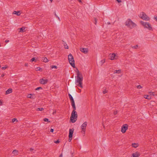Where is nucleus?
Instances as JSON below:
<instances>
[{
    "label": "nucleus",
    "instance_id": "obj_35",
    "mask_svg": "<svg viewBox=\"0 0 157 157\" xmlns=\"http://www.w3.org/2000/svg\"><path fill=\"white\" fill-rule=\"evenodd\" d=\"M142 86L140 85H139L137 86V88L138 89H140L142 88Z\"/></svg>",
    "mask_w": 157,
    "mask_h": 157
},
{
    "label": "nucleus",
    "instance_id": "obj_10",
    "mask_svg": "<svg viewBox=\"0 0 157 157\" xmlns=\"http://www.w3.org/2000/svg\"><path fill=\"white\" fill-rule=\"evenodd\" d=\"M48 79H44L43 78L40 79L39 81L40 83L42 84H45L48 82Z\"/></svg>",
    "mask_w": 157,
    "mask_h": 157
},
{
    "label": "nucleus",
    "instance_id": "obj_39",
    "mask_svg": "<svg viewBox=\"0 0 157 157\" xmlns=\"http://www.w3.org/2000/svg\"><path fill=\"white\" fill-rule=\"evenodd\" d=\"M7 68V67H3L2 68V70H5Z\"/></svg>",
    "mask_w": 157,
    "mask_h": 157
},
{
    "label": "nucleus",
    "instance_id": "obj_28",
    "mask_svg": "<svg viewBox=\"0 0 157 157\" xmlns=\"http://www.w3.org/2000/svg\"><path fill=\"white\" fill-rule=\"evenodd\" d=\"M149 94L150 95H153L154 96L155 95V93L154 92H151V91L149 92Z\"/></svg>",
    "mask_w": 157,
    "mask_h": 157
},
{
    "label": "nucleus",
    "instance_id": "obj_42",
    "mask_svg": "<svg viewBox=\"0 0 157 157\" xmlns=\"http://www.w3.org/2000/svg\"><path fill=\"white\" fill-rule=\"evenodd\" d=\"M30 151L31 152L33 151L34 150V149L33 148H30Z\"/></svg>",
    "mask_w": 157,
    "mask_h": 157
},
{
    "label": "nucleus",
    "instance_id": "obj_14",
    "mask_svg": "<svg viewBox=\"0 0 157 157\" xmlns=\"http://www.w3.org/2000/svg\"><path fill=\"white\" fill-rule=\"evenodd\" d=\"M68 96H69V98L71 101V103L75 102L74 99L73 97H72V96L70 94H68Z\"/></svg>",
    "mask_w": 157,
    "mask_h": 157
},
{
    "label": "nucleus",
    "instance_id": "obj_23",
    "mask_svg": "<svg viewBox=\"0 0 157 157\" xmlns=\"http://www.w3.org/2000/svg\"><path fill=\"white\" fill-rule=\"evenodd\" d=\"M25 28L24 27H22V28H20V31H19V32H24V30H25Z\"/></svg>",
    "mask_w": 157,
    "mask_h": 157
},
{
    "label": "nucleus",
    "instance_id": "obj_15",
    "mask_svg": "<svg viewBox=\"0 0 157 157\" xmlns=\"http://www.w3.org/2000/svg\"><path fill=\"white\" fill-rule=\"evenodd\" d=\"M71 103V105L72 106V107L73 109V110L75 111L76 110V107L75 105V102H72Z\"/></svg>",
    "mask_w": 157,
    "mask_h": 157
},
{
    "label": "nucleus",
    "instance_id": "obj_26",
    "mask_svg": "<svg viewBox=\"0 0 157 157\" xmlns=\"http://www.w3.org/2000/svg\"><path fill=\"white\" fill-rule=\"evenodd\" d=\"M44 109L43 108H37L36 110L37 111H42L44 110Z\"/></svg>",
    "mask_w": 157,
    "mask_h": 157
},
{
    "label": "nucleus",
    "instance_id": "obj_54",
    "mask_svg": "<svg viewBox=\"0 0 157 157\" xmlns=\"http://www.w3.org/2000/svg\"><path fill=\"white\" fill-rule=\"evenodd\" d=\"M58 19L59 20V21H60V18H59L58 17H57Z\"/></svg>",
    "mask_w": 157,
    "mask_h": 157
},
{
    "label": "nucleus",
    "instance_id": "obj_40",
    "mask_svg": "<svg viewBox=\"0 0 157 157\" xmlns=\"http://www.w3.org/2000/svg\"><path fill=\"white\" fill-rule=\"evenodd\" d=\"M117 111H114L113 112V113H114V115H115L117 114Z\"/></svg>",
    "mask_w": 157,
    "mask_h": 157
},
{
    "label": "nucleus",
    "instance_id": "obj_53",
    "mask_svg": "<svg viewBox=\"0 0 157 157\" xmlns=\"http://www.w3.org/2000/svg\"><path fill=\"white\" fill-rule=\"evenodd\" d=\"M38 68V70L39 71H40V69H41V68H40V67H38V68Z\"/></svg>",
    "mask_w": 157,
    "mask_h": 157
},
{
    "label": "nucleus",
    "instance_id": "obj_20",
    "mask_svg": "<svg viewBox=\"0 0 157 157\" xmlns=\"http://www.w3.org/2000/svg\"><path fill=\"white\" fill-rule=\"evenodd\" d=\"M110 56H111V60H113L114 59L115 56H116V55L114 53H113L111 55L110 54Z\"/></svg>",
    "mask_w": 157,
    "mask_h": 157
},
{
    "label": "nucleus",
    "instance_id": "obj_22",
    "mask_svg": "<svg viewBox=\"0 0 157 157\" xmlns=\"http://www.w3.org/2000/svg\"><path fill=\"white\" fill-rule=\"evenodd\" d=\"M132 147L134 148H136L138 146V144L137 143H133L132 144Z\"/></svg>",
    "mask_w": 157,
    "mask_h": 157
},
{
    "label": "nucleus",
    "instance_id": "obj_5",
    "mask_svg": "<svg viewBox=\"0 0 157 157\" xmlns=\"http://www.w3.org/2000/svg\"><path fill=\"white\" fill-rule=\"evenodd\" d=\"M125 25L128 27H130L132 25L133 27H134L136 26V24L134 23L130 19H128L126 21L125 23Z\"/></svg>",
    "mask_w": 157,
    "mask_h": 157
},
{
    "label": "nucleus",
    "instance_id": "obj_24",
    "mask_svg": "<svg viewBox=\"0 0 157 157\" xmlns=\"http://www.w3.org/2000/svg\"><path fill=\"white\" fill-rule=\"evenodd\" d=\"M121 70H116L114 71V73H118L119 74L121 72Z\"/></svg>",
    "mask_w": 157,
    "mask_h": 157
},
{
    "label": "nucleus",
    "instance_id": "obj_13",
    "mask_svg": "<svg viewBox=\"0 0 157 157\" xmlns=\"http://www.w3.org/2000/svg\"><path fill=\"white\" fill-rule=\"evenodd\" d=\"M12 92V89L11 88H9L6 92V94H7L11 93Z\"/></svg>",
    "mask_w": 157,
    "mask_h": 157
},
{
    "label": "nucleus",
    "instance_id": "obj_6",
    "mask_svg": "<svg viewBox=\"0 0 157 157\" xmlns=\"http://www.w3.org/2000/svg\"><path fill=\"white\" fill-rule=\"evenodd\" d=\"M74 129L73 128L72 129H70L69 130V140L68 141L69 142H71V140L72 138L73 134L74 132Z\"/></svg>",
    "mask_w": 157,
    "mask_h": 157
},
{
    "label": "nucleus",
    "instance_id": "obj_30",
    "mask_svg": "<svg viewBox=\"0 0 157 157\" xmlns=\"http://www.w3.org/2000/svg\"><path fill=\"white\" fill-rule=\"evenodd\" d=\"M36 59H35V57H33V58H32L31 59V62H36Z\"/></svg>",
    "mask_w": 157,
    "mask_h": 157
},
{
    "label": "nucleus",
    "instance_id": "obj_45",
    "mask_svg": "<svg viewBox=\"0 0 157 157\" xmlns=\"http://www.w3.org/2000/svg\"><path fill=\"white\" fill-rule=\"evenodd\" d=\"M154 18L155 20L156 21H157V16L155 17Z\"/></svg>",
    "mask_w": 157,
    "mask_h": 157
},
{
    "label": "nucleus",
    "instance_id": "obj_51",
    "mask_svg": "<svg viewBox=\"0 0 157 157\" xmlns=\"http://www.w3.org/2000/svg\"><path fill=\"white\" fill-rule=\"evenodd\" d=\"M78 1L79 2H81V0H78Z\"/></svg>",
    "mask_w": 157,
    "mask_h": 157
},
{
    "label": "nucleus",
    "instance_id": "obj_18",
    "mask_svg": "<svg viewBox=\"0 0 157 157\" xmlns=\"http://www.w3.org/2000/svg\"><path fill=\"white\" fill-rule=\"evenodd\" d=\"M42 60L43 62L45 63H46L48 62V59L46 57H43L42 58Z\"/></svg>",
    "mask_w": 157,
    "mask_h": 157
},
{
    "label": "nucleus",
    "instance_id": "obj_31",
    "mask_svg": "<svg viewBox=\"0 0 157 157\" xmlns=\"http://www.w3.org/2000/svg\"><path fill=\"white\" fill-rule=\"evenodd\" d=\"M50 67H51V68L52 69L54 68H55V69H57V66H56V65H52V66H51Z\"/></svg>",
    "mask_w": 157,
    "mask_h": 157
},
{
    "label": "nucleus",
    "instance_id": "obj_25",
    "mask_svg": "<svg viewBox=\"0 0 157 157\" xmlns=\"http://www.w3.org/2000/svg\"><path fill=\"white\" fill-rule=\"evenodd\" d=\"M63 45L64 46V48L65 49H68V47L66 43L64 42V43H63Z\"/></svg>",
    "mask_w": 157,
    "mask_h": 157
},
{
    "label": "nucleus",
    "instance_id": "obj_32",
    "mask_svg": "<svg viewBox=\"0 0 157 157\" xmlns=\"http://www.w3.org/2000/svg\"><path fill=\"white\" fill-rule=\"evenodd\" d=\"M40 89H42V88L41 87H39L35 89V90H37Z\"/></svg>",
    "mask_w": 157,
    "mask_h": 157
},
{
    "label": "nucleus",
    "instance_id": "obj_52",
    "mask_svg": "<svg viewBox=\"0 0 157 157\" xmlns=\"http://www.w3.org/2000/svg\"><path fill=\"white\" fill-rule=\"evenodd\" d=\"M38 68V70L39 71H40V69H41V68H40V67H38V68Z\"/></svg>",
    "mask_w": 157,
    "mask_h": 157
},
{
    "label": "nucleus",
    "instance_id": "obj_37",
    "mask_svg": "<svg viewBox=\"0 0 157 157\" xmlns=\"http://www.w3.org/2000/svg\"><path fill=\"white\" fill-rule=\"evenodd\" d=\"M59 140H57L54 141V143H55L56 144H58L59 143Z\"/></svg>",
    "mask_w": 157,
    "mask_h": 157
},
{
    "label": "nucleus",
    "instance_id": "obj_17",
    "mask_svg": "<svg viewBox=\"0 0 157 157\" xmlns=\"http://www.w3.org/2000/svg\"><path fill=\"white\" fill-rule=\"evenodd\" d=\"M144 98L147 99H151V96L150 95H144Z\"/></svg>",
    "mask_w": 157,
    "mask_h": 157
},
{
    "label": "nucleus",
    "instance_id": "obj_49",
    "mask_svg": "<svg viewBox=\"0 0 157 157\" xmlns=\"http://www.w3.org/2000/svg\"><path fill=\"white\" fill-rule=\"evenodd\" d=\"M2 101L0 100V105H2Z\"/></svg>",
    "mask_w": 157,
    "mask_h": 157
},
{
    "label": "nucleus",
    "instance_id": "obj_36",
    "mask_svg": "<svg viewBox=\"0 0 157 157\" xmlns=\"http://www.w3.org/2000/svg\"><path fill=\"white\" fill-rule=\"evenodd\" d=\"M16 120H17V119L16 118H14L12 119V122H15Z\"/></svg>",
    "mask_w": 157,
    "mask_h": 157
},
{
    "label": "nucleus",
    "instance_id": "obj_29",
    "mask_svg": "<svg viewBox=\"0 0 157 157\" xmlns=\"http://www.w3.org/2000/svg\"><path fill=\"white\" fill-rule=\"evenodd\" d=\"M44 121L45 122H50V121H49V119L47 118H44Z\"/></svg>",
    "mask_w": 157,
    "mask_h": 157
},
{
    "label": "nucleus",
    "instance_id": "obj_33",
    "mask_svg": "<svg viewBox=\"0 0 157 157\" xmlns=\"http://www.w3.org/2000/svg\"><path fill=\"white\" fill-rule=\"evenodd\" d=\"M138 47V45H135V46H133L132 47V48H134V49H136L137 47Z\"/></svg>",
    "mask_w": 157,
    "mask_h": 157
},
{
    "label": "nucleus",
    "instance_id": "obj_9",
    "mask_svg": "<svg viewBox=\"0 0 157 157\" xmlns=\"http://www.w3.org/2000/svg\"><path fill=\"white\" fill-rule=\"evenodd\" d=\"M87 122L86 121H85L81 126V128L84 132H85L86 130V127L87 126Z\"/></svg>",
    "mask_w": 157,
    "mask_h": 157
},
{
    "label": "nucleus",
    "instance_id": "obj_8",
    "mask_svg": "<svg viewBox=\"0 0 157 157\" xmlns=\"http://www.w3.org/2000/svg\"><path fill=\"white\" fill-rule=\"evenodd\" d=\"M128 129V125L127 124H124L121 128V131L123 133H125Z\"/></svg>",
    "mask_w": 157,
    "mask_h": 157
},
{
    "label": "nucleus",
    "instance_id": "obj_21",
    "mask_svg": "<svg viewBox=\"0 0 157 157\" xmlns=\"http://www.w3.org/2000/svg\"><path fill=\"white\" fill-rule=\"evenodd\" d=\"M18 151L16 150H14L12 152V153L15 155H17L18 154Z\"/></svg>",
    "mask_w": 157,
    "mask_h": 157
},
{
    "label": "nucleus",
    "instance_id": "obj_44",
    "mask_svg": "<svg viewBox=\"0 0 157 157\" xmlns=\"http://www.w3.org/2000/svg\"><path fill=\"white\" fill-rule=\"evenodd\" d=\"M28 63H25V67L28 66Z\"/></svg>",
    "mask_w": 157,
    "mask_h": 157
},
{
    "label": "nucleus",
    "instance_id": "obj_11",
    "mask_svg": "<svg viewBox=\"0 0 157 157\" xmlns=\"http://www.w3.org/2000/svg\"><path fill=\"white\" fill-rule=\"evenodd\" d=\"M80 51L84 54H86L88 52V49L86 48H81L80 49Z\"/></svg>",
    "mask_w": 157,
    "mask_h": 157
},
{
    "label": "nucleus",
    "instance_id": "obj_56",
    "mask_svg": "<svg viewBox=\"0 0 157 157\" xmlns=\"http://www.w3.org/2000/svg\"><path fill=\"white\" fill-rule=\"evenodd\" d=\"M108 24H110V23H108Z\"/></svg>",
    "mask_w": 157,
    "mask_h": 157
},
{
    "label": "nucleus",
    "instance_id": "obj_7",
    "mask_svg": "<svg viewBox=\"0 0 157 157\" xmlns=\"http://www.w3.org/2000/svg\"><path fill=\"white\" fill-rule=\"evenodd\" d=\"M142 15L141 17V18L144 20L145 21H148L150 19V18L148 17L146 13L143 12L142 13Z\"/></svg>",
    "mask_w": 157,
    "mask_h": 157
},
{
    "label": "nucleus",
    "instance_id": "obj_43",
    "mask_svg": "<svg viewBox=\"0 0 157 157\" xmlns=\"http://www.w3.org/2000/svg\"><path fill=\"white\" fill-rule=\"evenodd\" d=\"M117 1L118 3H120L121 2V0H117Z\"/></svg>",
    "mask_w": 157,
    "mask_h": 157
},
{
    "label": "nucleus",
    "instance_id": "obj_48",
    "mask_svg": "<svg viewBox=\"0 0 157 157\" xmlns=\"http://www.w3.org/2000/svg\"><path fill=\"white\" fill-rule=\"evenodd\" d=\"M5 75L4 74H2L1 75V77H3Z\"/></svg>",
    "mask_w": 157,
    "mask_h": 157
},
{
    "label": "nucleus",
    "instance_id": "obj_1",
    "mask_svg": "<svg viewBox=\"0 0 157 157\" xmlns=\"http://www.w3.org/2000/svg\"><path fill=\"white\" fill-rule=\"evenodd\" d=\"M78 72L77 73V79L75 80V84L77 86L82 88V81L83 80V77L82 74L80 75L79 71L78 69H76Z\"/></svg>",
    "mask_w": 157,
    "mask_h": 157
},
{
    "label": "nucleus",
    "instance_id": "obj_27",
    "mask_svg": "<svg viewBox=\"0 0 157 157\" xmlns=\"http://www.w3.org/2000/svg\"><path fill=\"white\" fill-rule=\"evenodd\" d=\"M94 23L95 25H96L97 22V19L95 17H94Z\"/></svg>",
    "mask_w": 157,
    "mask_h": 157
},
{
    "label": "nucleus",
    "instance_id": "obj_16",
    "mask_svg": "<svg viewBox=\"0 0 157 157\" xmlns=\"http://www.w3.org/2000/svg\"><path fill=\"white\" fill-rule=\"evenodd\" d=\"M13 14H16L17 16H20L21 14V13L19 11H14L13 12Z\"/></svg>",
    "mask_w": 157,
    "mask_h": 157
},
{
    "label": "nucleus",
    "instance_id": "obj_2",
    "mask_svg": "<svg viewBox=\"0 0 157 157\" xmlns=\"http://www.w3.org/2000/svg\"><path fill=\"white\" fill-rule=\"evenodd\" d=\"M78 115L76 111L72 110L70 118V121L72 123H75L77 120Z\"/></svg>",
    "mask_w": 157,
    "mask_h": 157
},
{
    "label": "nucleus",
    "instance_id": "obj_12",
    "mask_svg": "<svg viewBox=\"0 0 157 157\" xmlns=\"http://www.w3.org/2000/svg\"><path fill=\"white\" fill-rule=\"evenodd\" d=\"M140 155V153L138 152H136L132 154V157H139Z\"/></svg>",
    "mask_w": 157,
    "mask_h": 157
},
{
    "label": "nucleus",
    "instance_id": "obj_34",
    "mask_svg": "<svg viewBox=\"0 0 157 157\" xmlns=\"http://www.w3.org/2000/svg\"><path fill=\"white\" fill-rule=\"evenodd\" d=\"M107 92H108V91L106 90L105 89L104 90H103V94H106V93H107Z\"/></svg>",
    "mask_w": 157,
    "mask_h": 157
},
{
    "label": "nucleus",
    "instance_id": "obj_3",
    "mask_svg": "<svg viewBox=\"0 0 157 157\" xmlns=\"http://www.w3.org/2000/svg\"><path fill=\"white\" fill-rule=\"evenodd\" d=\"M68 59L69 62L71 66L74 68H75V61L74 59V57L72 55L70 54L68 56Z\"/></svg>",
    "mask_w": 157,
    "mask_h": 157
},
{
    "label": "nucleus",
    "instance_id": "obj_55",
    "mask_svg": "<svg viewBox=\"0 0 157 157\" xmlns=\"http://www.w3.org/2000/svg\"><path fill=\"white\" fill-rule=\"evenodd\" d=\"M53 0H50V1L52 2Z\"/></svg>",
    "mask_w": 157,
    "mask_h": 157
},
{
    "label": "nucleus",
    "instance_id": "obj_50",
    "mask_svg": "<svg viewBox=\"0 0 157 157\" xmlns=\"http://www.w3.org/2000/svg\"><path fill=\"white\" fill-rule=\"evenodd\" d=\"M9 41V40H5V42L6 43H7Z\"/></svg>",
    "mask_w": 157,
    "mask_h": 157
},
{
    "label": "nucleus",
    "instance_id": "obj_47",
    "mask_svg": "<svg viewBox=\"0 0 157 157\" xmlns=\"http://www.w3.org/2000/svg\"><path fill=\"white\" fill-rule=\"evenodd\" d=\"M55 16H56V17L57 18V17H58V16L56 14V13L55 12Z\"/></svg>",
    "mask_w": 157,
    "mask_h": 157
},
{
    "label": "nucleus",
    "instance_id": "obj_46",
    "mask_svg": "<svg viewBox=\"0 0 157 157\" xmlns=\"http://www.w3.org/2000/svg\"><path fill=\"white\" fill-rule=\"evenodd\" d=\"M63 157V155H62V154H61L59 156V157Z\"/></svg>",
    "mask_w": 157,
    "mask_h": 157
},
{
    "label": "nucleus",
    "instance_id": "obj_4",
    "mask_svg": "<svg viewBox=\"0 0 157 157\" xmlns=\"http://www.w3.org/2000/svg\"><path fill=\"white\" fill-rule=\"evenodd\" d=\"M140 23L145 28L149 30H153L151 25L149 23L146 22H144L142 21H140Z\"/></svg>",
    "mask_w": 157,
    "mask_h": 157
},
{
    "label": "nucleus",
    "instance_id": "obj_38",
    "mask_svg": "<svg viewBox=\"0 0 157 157\" xmlns=\"http://www.w3.org/2000/svg\"><path fill=\"white\" fill-rule=\"evenodd\" d=\"M101 64H102L105 62V60L104 59L102 60L101 61Z\"/></svg>",
    "mask_w": 157,
    "mask_h": 157
},
{
    "label": "nucleus",
    "instance_id": "obj_19",
    "mask_svg": "<svg viewBox=\"0 0 157 157\" xmlns=\"http://www.w3.org/2000/svg\"><path fill=\"white\" fill-rule=\"evenodd\" d=\"M34 94H29L27 96L28 98H34Z\"/></svg>",
    "mask_w": 157,
    "mask_h": 157
},
{
    "label": "nucleus",
    "instance_id": "obj_57",
    "mask_svg": "<svg viewBox=\"0 0 157 157\" xmlns=\"http://www.w3.org/2000/svg\"><path fill=\"white\" fill-rule=\"evenodd\" d=\"M1 67V65H0V67Z\"/></svg>",
    "mask_w": 157,
    "mask_h": 157
},
{
    "label": "nucleus",
    "instance_id": "obj_41",
    "mask_svg": "<svg viewBox=\"0 0 157 157\" xmlns=\"http://www.w3.org/2000/svg\"><path fill=\"white\" fill-rule=\"evenodd\" d=\"M54 131V129H53V128H51V130H50V132H53Z\"/></svg>",
    "mask_w": 157,
    "mask_h": 157
}]
</instances>
